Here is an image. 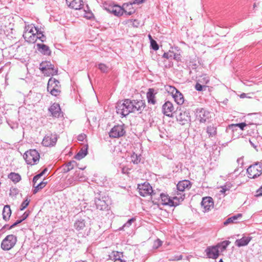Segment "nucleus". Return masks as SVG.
Masks as SVG:
<instances>
[{"instance_id": "nucleus-1", "label": "nucleus", "mask_w": 262, "mask_h": 262, "mask_svg": "<svg viewBox=\"0 0 262 262\" xmlns=\"http://www.w3.org/2000/svg\"><path fill=\"white\" fill-rule=\"evenodd\" d=\"M116 112L122 117H125L132 112L131 100L126 99L122 101L118 102L116 104Z\"/></svg>"}, {"instance_id": "nucleus-2", "label": "nucleus", "mask_w": 262, "mask_h": 262, "mask_svg": "<svg viewBox=\"0 0 262 262\" xmlns=\"http://www.w3.org/2000/svg\"><path fill=\"white\" fill-rule=\"evenodd\" d=\"M179 194L178 193V195ZM161 203L164 205H169L170 206H176L180 204L184 199V195L180 194V196H174L170 199L168 195L163 193L160 194Z\"/></svg>"}, {"instance_id": "nucleus-3", "label": "nucleus", "mask_w": 262, "mask_h": 262, "mask_svg": "<svg viewBox=\"0 0 262 262\" xmlns=\"http://www.w3.org/2000/svg\"><path fill=\"white\" fill-rule=\"evenodd\" d=\"M38 28L34 26L33 24L26 26L25 31L23 34L24 39L27 42L34 43L35 37V33H37Z\"/></svg>"}, {"instance_id": "nucleus-4", "label": "nucleus", "mask_w": 262, "mask_h": 262, "mask_svg": "<svg viewBox=\"0 0 262 262\" xmlns=\"http://www.w3.org/2000/svg\"><path fill=\"white\" fill-rule=\"evenodd\" d=\"M61 85L59 81L54 78L49 79L48 83L47 90L53 96H59L61 93Z\"/></svg>"}, {"instance_id": "nucleus-5", "label": "nucleus", "mask_w": 262, "mask_h": 262, "mask_svg": "<svg viewBox=\"0 0 262 262\" xmlns=\"http://www.w3.org/2000/svg\"><path fill=\"white\" fill-rule=\"evenodd\" d=\"M23 157L28 164L33 165L39 161L40 156L36 149H30L24 154Z\"/></svg>"}, {"instance_id": "nucleus-6", "label": "nucleus", "mask_w": 262, "mask_h": 262, "mask_svg": "<svg viewBox=\"0 0 262 262\" xmlns=\"http://www.w3.org/2000/svg\"><path fill=\"white\" fill-rule=\"evenodd\" d=\"M248 177L251 179H255L262 173V164L257 162L250 165L247 169Z\"/></svg>"}, {"instance_id": "nucleus-7", "label": "nucleus", "mask_w": 262, "mask_h": 262, "mask_svg": "<svg viewBox=\"0 0 262 262\" xmlns=\"http://www.w3.org/2000/svg\"><path fill=\"white\" fill-rule=\"evenodd\" d=\"M39 69L48 76L57 75L58 73L57 69H54V66L49 61L42 62L40 64Z\"/></svg>"}, {"instance_id": "nucleus-8", "label": "nucleus", "mask_w": 262, "mask_h": 262, "mask_svg": "<svg viewBox=\"0 0 262 262\" xmlns=\"http://www.w3.org/2000/svg\"><path fill=\"white\" fill-rule=\"evenodd\" d=\"M17 238L15 236L12 234L7 235L2 241L1 248L4 250H9L15 245Z\"/></svg>"}, {"instance_id": "nucleus-9", "label": "nucleus", "mask_w": 262, "mask_h": 262, "mask_svg": "<svg viewBox=\"0 0 262 262\" xmlns=\"http://www.w3.org/2000/svg\"><path fill=\"white\" fill-rule=\"evenodd\" d=\"M95 203L97 209L100 210H108L109 198L106 196L96 197Z\"/></svg>"}, {"instance_id": "nucleus-10", "label": "nucleus", "mask_w": 262, "mask_h": 262, "mask_svg": "<svg viewBox=\"0 0 262 262\" xmlns=\"http://www.w3.org/2000/svg\"><path fill=\"white\" fill-rule=\"evenodd\" d=\"M196 118L200 123H205L211 117L210 113L203 108H199L195 111Z\"/></svg>"}, {"instance_id": "nucleus-11", "label": "nucleus", "mask_w": 262, "mask_h": 262, "mask_svg": "<svg viewBox=\"0 0 262 262\" xmlns=\"http://www.w3.org/2000/svg\"><path fill=\"white\" fill-rule=\"evenodd\" d=\"M125 134L124 125H117L114 126L109 132L111 138H117L123 136Z\"/></svg>"}, {"instance_id": "nucleus-12", "label": "nucleus", "mask_w": 262, "mask_h": 262, "mask_svg": "<svg viewBox=\"0 0 262 262\" xmlns=\"http://www.w3.org/2000/svg\"><path fill=\"white\" fill-rule=\"evenodd\" d=\"M132 113H141L145 107V103L141 100H131Z\"/></svg>"}, {"instance_id": "nucleus-13", "label": "nucleus", "mask_w": 262, "mask_h": 262, "mask_svg": "<svg viewBox=\"0 0 262 262\" xmlns=\"http://www.w3.org/2000/svg\"><path fill=\"white\" fill-rule=\"evenodd\" d=\"M57 140L56 134H48L43 138L42 144L45 146H53L55 145Z\"/></svg>"}, {"instance_id": "nucleus-14", "label": "nucleus", "mask_w": 262, "mask_h": 262, "mask_svg": "<svg viewBox=\"0 0 262 262\" xmlns=\"http://www.w3.org/2000/svg\"><path fill=\"white\" fill-rule=\"evenodd\" d=\"M139 192L140 195L146 196L151 194L153 192L151 186L148 183H144L142 184H139L138 186Z\"/></svg>"}, {"instance_id": "nucleus-15", "label": "nucleus", "mask_w": 262, "mask_h": 262, "mask_svg": "<svg viewBox=\"0 0 262 262\" xmlns=\"http://www.w3.org/2000/svg\"><path fill=\"white\" fill-rule=\"evenodd\" d=\"M191 182L188 180L180 181L177 185L178 191H177L176 196H180V194L178 195V193L185 195L184 194H182L181 192H183L185 190H189L191 188Z\"/></svg>"}, {"instance_id": "nucleus-16", "label": "nucleus", "mask_w": 262, "mask_h": 262, "mask_svg": "<svg viewBox=\"0 0 262 262\" xmlns=\"http://www.w3.org/2000/svg\"><path fill=\"white\" fill-rule=\"evenodd\" d=\"M205 252L207 257L209 258L216 259L220 255L216 245L207 247Z\"/></svg>"}, {"instance_id": "nucleus-17", "label": "nucleus", "mask_w": 262, "mask_h": 262, "mask_svg": "<svg viewBox=\"0 0 262 262\" xmlns=\"http://www.w3.org/2000/svg\"><path fill=\"white\" fill-rule=\"evenodd\" d=\"M201 207L203 208V211H208L213 207V199L209 196L204 197L201 202Z\"/></svg>"}, {"instance_id": "nucleus-18", "label": "nucleus", "mask_w": 262, "mask_h": 262, "mask_svg": "<svg viewBox=\"0 0 262 262\" xmlns=\"http://www.w3.org/2000/svg\"><path fill=\"white\" fill-rule=\"evenodd\" d=\"M174 106L170 101H166L162 106L163 113L169 117H172V114L174 112Z\"/></svg>"}, {"instance_id": "nucleus-19", "label": "nucleus", "mask_w": 262, "mask_h": 262, "mask_svg": "<svg viewBox=\"0 0 262 262\" xmlns=\"http://www.w3.org/2000/svg\"><path fill=\"white\" fill-rule=\"evenodd\" d=\"M177 121L182 125H185L190 121L189 113L187 111L180 112L177 117Z\"/></svg>"}, {"instance_id": "nucleus-20", "label": "nucleus", "mask_w": 262, "mask_h": 262, "mask_svg": "<svg viewBox=\"0 0 262 262\" xmlns=\"http://www.w3.org/2000/svg\"><path fill=\"white\" fill-rule=\"evenodd\" d=\"M68 6L75 10H80L83 7V0H66Z\"/></svg>"}, {"instance_id": "nucleus-21", "label": "nucleus", "mask_w": 262, "mask_h": 262, "mask_svg": "<svg viewBox=\"0 0 262 262\" xmlns=\"http://www.w3.org/2000/svg\"><path fill=\"white\" fill-rule=\"evenodd\" d=\"M170 89H172V93L176 102L179 105L182 104L184 101L182 94L174 87H171Z\"/></svg>"}, {"instance_id": "nucleus-22", "label": "nucleus", "mask_w": 262, "mask_h": 262, "mask_svg": "<svg viewBox=\"0 0 262 262\" xmlns=\"http://www.w3.org/2000/svg\"><path fill=\"white\" fill-rule=\"evenodd\" d=\"M49 111L51 113L52 116L54 117L58 118L61 114L59 105L55 103L50 107Z\"/></svg>"}, {"instance_id": "nucleus-23", "label": "nucleus", "mask_w": 262, "mask_h": 262, "mask_svg": "<svg viewBox=\"0 0 262 262\" xmlns=\"http://www.w3.org/2000/svg\"><path fill=\"white\" fill-rule=\"evenodd\" d=\"M107 12L113 13L116 16H121L124 14V9L123 8V5L120 6L115 4Z\"/></svg>"}, {"instance_id": "nucleus-24", "label": "nucleus", "mask_w": 262, "mask_h": 262, "mask_svg": "<svg viewBox=\"0 0 262 262\" xmlns=\"http://www.w3.org/2000/svg\"><path fill=\"white\" fill-rule=\"evenodd\" d=\"M252 237L245 236L240 239H236L235 242V245L238 247L246 246L248 245Z\"/></svg>"}, {"instance_id": "nucleus-25", "label": "nucleus", "mask_w": 262, "mask_h": 262, "mask_svg": "<svg viewBox=\"0 0 262 262\" xmlns=\"http://www.w3.org/2000/svg\"><path fill=\"white\" fill-rule=\"evenodd\" d=\"M133 5H134V4H132V2L124 3L123 4V8L124 9V13L127 14V15H130L134 14L136 10L133 7Z\"/></svg>"}, {"instance_id": "nucleus-26", "label": "nucleus", "mask_w": 262, "mask_h": 262, "mask_svg": "<svg viewBox=\"0 0 262 262\" xmlns=\"http://www.w3.org/2000/svg\"><path fill=\"white\" fill-rule=\"evenodd\" d=\"M98 3H101L102 8L108 11L115 5L112 0H99Z\"/></svg>"}, {"instance_id": "nucleus-27", "label": "nucleus", "mask_w": 262, "mask_h": 262, "mask_svg": "<svg viewBox=\"0 0 262 262\" xmlns=\"http://www.w3.org/2000/svg\"><path fill=\"white\" fill-rule=\"evenodd\" d=\"M88 145L86 144L79 151L75 156V158L80 160L83 158L88 154Z\"/></svg>"}, {"instance_id": "nucleus-28", "label": "nucleus", "mask_w": 262, "mask_h": 262, "mask_svg": "<svg viewBox=\"0 0 262 262\" xmlns=\"http://www.w3.org/2000/svg\"><path fill=\"white\" fill-rule=\"evenodd\" d=\"M147 99L148 103L155 104L156 102L155 96V90L153 89H149L147 93Z\"/></svg>"}, {"instance_id": "nucleus-29", "label": "nucleus", "mask_w": 262, "mask_h": 262, "mask_svg": "<svg viewBox=\"0 0 262 262\" xmlns=\"http://www.w3.org/2000/svg\"><path fill=\"white\" fill-rule=\"evenodd\" d=\"M11 214V210L10 209V207L9 205H5L4 207L3 210V219L7 221L9 220V218Z\"/></svg>"}, {"instance_id": "nucleus-30", "label": "nucleus", "mask_w": 262, "mask_h": 262, "mask_svg": "<svg viewBox=\"0 0 262 262\" xmlns=\"http://www.w3.org/2000/svg\"><path fill=\"white\" fill-rule=\"evenodd\" d=\"M230 243V242L229 241H224L216 245L217 249H218L219 253L220 254V253H222L225 251Z\"/></svg>"}, {"instance_id": "nucleus-31", "label": "nucleus", "mask_w": 262, "mask_h": 262, "mask_svg": "<svg viewBox=\"0 0 262 262\" xmlns=\"http://www.w3.org/2000/svg\"><path fill=\"white\" fill-rule=\"evenodd\" d=\"M38 50L44 55H49L51 53L49 47L44 44H37Z\"/></svg>"}, {"instance_id": "nucleus-32", "label": "nucleus", "mask_w": 262, "mask_h": 262, "mask_svg": "<svg viewBox=\"0 0 262 262\" xmlns=\"http://www.w3.org/2000/svg\"><path fill=\"white\" fill-rule=\"evenodd\" d=\"M74 226L77 231L83 230L85 226V222L83 219L78 220L75 222Z\"/></svg>"}, {"instance_id": "nucleus-33", "label": "nucleus", "mask_w": 262, "mask_h": 262, "mask_svg": "<svg viewBox=\"0 0 262 262\" xmlns=\"http://www.w3.org/2000/svg\"><path fill=\"white\" fill-rule=\"evenodd\" d=\"M110 258L114 260V262H116L117 260L122 261V257H123L122 253L118 251H113L111 255H110Z\"/></svg>"}, {"instance_id": "nucleus-34", "label": "nucleus", "mask_w": 262, "mask_h": 262, "mask_svg": "<svg viewBox=\"0 0 262 262\" xmlns=\"http://www.w3.org/2000/svg\"><path fill=\"white\" fill-rule=\"evenodd\" d=\"M242 216V214L241 213H238L236 215H233L230 217H229L224 222L225 225H227L228 224L231 223H236L237 220L241 218Z\"/></svg>"}, {"instance_id": "nucleus-35", "label": "nucleus", "mask_w": 262, "mask_h": 262, "mask_svg": "<svg viewBox=\"0 0 262 262\" xmlns=\"http://www.w3.org/2000/svg\"><path fill=\"white\" fill-rule=\"evenodd\" d=\"M77 165L76 162L73 160L68 162L64 168H63L64 172H67L71 170H72L75 166Z\"/></svg>"}, {"instance_id": "nucleus-36", "label": "nucleus", "mask_w": 262, "mask_h": 262, "mask_svg": "<svg viewBox=\"0 0 262 262\" xmlns=\"http://www.w3.org/2000/svg\"><path fill=\"white\" fill-rule=\"evenodd\" d=\"M82 169H79V170H76L75 172V178L78 181H84L86 179V177L85 176L84 172L81 171V170Z\"/></svg>"}, {"instance_id": "nucleus-37", "label": "nucleus", "mask_w": 262, "mask_h": 262, "mask_svg": "<svg viewBox=\"0 0 262 262\" xmlns=\"http://www.w3.org/2000/svg\"><path fill=\"white\" fill-rule=\"evenodd\" d=\"M8 177L9 179L15 183L18 182L21 180L20 176L18 173L15 172H11Z\"/></svg>"}, {"instance_id": "nucleus-38", "label": "nucleus", "mask_w": 262, "mask_h": 262, "mask_svg": "<svg viewBox=\"0 0 262 262\" xmlns=\"http://www.w3.org/2000/svg\"><path fill=\"white\" fill-rule=\"evenodd\" d=\"M207 133L209 137H213L216 134V127L213 125H209L207 128Z\"/></svg>"}, {"instance_id": "nucleus-39", "label": "nucleus", "mask_w": 262, "mask_h": 262, "mask_svg": "<svg viewBox=\"0 0 262 262\" xmlns=\"http://www.w3.org/2000/svg\"><path fill=\"white\" fill-rule=\"evenodd\" d=\"M130 162H133L135 164H138L141 160V158L140 156H138L135 152H133L130 157Z\"/></svg>"}, {"instance_id": "nucleus-40", "label": "nucleus", "mask_w": 262, "mask_h": 262, "mask_svg": "<svg viewBox=\"0 0 262 262\" xmlns=\"http://www.w3.org/2000/svg\"><path fill=\"white\" fill-rule=\"evenodd\" d=\"M198 81L206 85L209 82V78L207 75L204 74L199 77Z\"/></svg>"}, {"instance_id": "nucleus-41", "label": "nucleus", "mask_w": 262, "mask_h": 262, "mask_svg": "<svg viewBox=\"0 0 262 262\" xmlns=\"http://www.w3.org/2000/svg\"><path fill=\"white\" fill-rule=\"evenodd\" d=\"M35 39L34 40V43L36 41L37 39L40 40L42 42L45 41L46 39V36L43 34L42 32L38 29V31L37 33H35Z\"/></svg>"}, {"instance_id": "nucleus-42", "label": "nucleus", "mask_w": 262, "mask_h": 262, "mask_svg": "<svg viewBox=\"0 0 262 262\" xmlns=\"http://www.w3.org/2000/svg\"><path fill=\"white\" fill-rule=\"evenodd\" d=\"M47 184V182H41L38 183L36 186H34V189L33 190L34 194L36 193L40 189L43 188Z\"/></svg>"}, {"instance_id": "nucleus-43", "label": "nucleus", "mask_w": 262, "mask_h": 262, "mask_svg": "<svg viewBox=\"0 0 262 262\" xmlns=\"http://www.w3.org/2000/svg\"><path fill=\"white\" fill-rule=\"evenodd\" d=\"M98 68L103 73H107L109 70L108 67L102 63L98 64Z\"/></svg>"}, {"instance_id": "nucleus-44", "label": "nucleus", "mask_w": 262, "mask_h": 262, "mask_svg": "<svg viewBox=\"0 0 262 262\" xmlns=\"http://www.w3.org/2000/svg\"><path fill=\"white\" fill-rule=\"evenodd\" d=\"M237 130V127L236 125V124H231L229 125L227 128H226V132L227 133H229L230 131H231L232 133L235 132Z\"/></svg>"}, {"instance_id": "nucleus-45", "label": "nucleus", "mask_w": 262, "mask_h": 262, "mask_svg": "<svg viewBox=\"0 0 262 262\" xmlns=\"http://www.w3.org/2000/svg\"><path fill=\"white\" fill-rule=\"evenodd\" d=\"M251 125H254V124H247L245 122H242L239 123H236V125L237 127H239L242 130H244L246 129L248 127H249Z\"/></svg>"}, {"instance_id": "nucleus-46", "label": "nucleus", "mask_w": 262, "mask_h": 262, "mask_svg": "<svg viewBox=\"0 0 262 262\" xmlns=\"http://www.w3.org/2000/svg\"><path fill=\"white\" fill-rule=\"evenodd\" d=\"M175 56V53L173 52L169 51L166 53H164L163 57L167 59H172V57Z\"/></svg>"}, {"instance_id": "nucleus-47", "label": "nucleus", "mask_w": 262, "mask_h": 262, "mask_svg": "<svg viewBox=\"0 0 262 262\" xmlns=\"http://www.w3.org/2000/svg\"><path fill=\"white\" fill-rule=\"evenodd\" d=\"M206 88V86L205 85H204L200 82L197 81L195 86V89L196 90L198 91H202L204 89H205Z\"/></svg>"}, {"instance_id": "nucleus-48", "label": "nucleus", "mask_w": 262, "mask_h": 262, "mask_svg": "<svg viewBox=\"0 0 262 262\" xmlns=\"http://www.w3.org/2000/svg\"><path fill=\"white\" fill-rule=\"evenodd\" d=\"M76 181H78V180L76 179L75 174L74 173L73 177H70L67 180V183L69 185H74Z\"/></svg>"}, {"instance_id": "nucleus-49", "label": "nucleus", "mask_w": 262, "mask_h": 262, "mask_svg": "<svg viewBox=\"0 0 262 262\" xmlns=\"http://www.w3.org/2000/svg\"><path fill=\"white\" fill-rule=\"evenodd\" d=\"M162 245V242L160 239H157L155 241L152 248L153 249H157Z\"/></svg>"}, {"instance_id": "nucleus-50", "label": "nucleus", "mask_w": 262, "mask_h": 262, "mask_svg": "<svg viewBox=\"0 0 262 262\" xmlns=\"http://www.w3.org/2000/svg\"><path fill=\"white\" fill-rule=\"evenodd\" d=\"M150 46L151 48L155 51L158 50L159 49V45H158L157 42L154 39H151V40L150 41Z\"/></svg>"}, {"instance_id": "nucleus-51", "label": "nucleus", "mask_w": 262, "mask_h": 262, "mask_svg": "<svg viewBox=\"0 0 262 262\" xmlns=\"http://www.w3.org/2000/svg\"><path fill=\"white\" fill-rule=\"evenodd\" d=\"M135 221V219L134 218H132L127 221V222L125 223L123 226L122 227V229H123L126 227H129L133 222Z\"/></svg>"}, {"instance_id": "nucleus-52", "label": "nucleus", "mask_w": 262, "mask_h": 262, "mask_svg": "<svg viewBox=\"0 0 262 262\" xmlns=\"http://www.w3.org/2000/svg\"><path fill=\"white\" fill-rule=\"evenodd\" d=\"M29 202L30 201L28 199L24 200L20 206V209L21 210H24L28 206Z\"/></svg>"}, {"instance_id": "nucleus-53", "label": "nucleus", "mask_w": 262, "mask_h": 262, "mask_svg": "<svg viewBox=\"0 0 262 262\" xmlns=\"http://www.w3.org/2000/svg\"><path fill=\"white\" fill-rule=\"evenodd\" d=\"M230 187V184H226L221 188L220 192L222 193H225L226 191L229 190Z\"/></svg>"}, {"instance_id": "nucleus-54", "label": "nucleus", "mask_w": 262, "mask_h": 262, "mask_svg": "<svg viewBox=\"0 0 262 262\" xmlns=\"http://www.w3.org/2000/svg\"><path fill=\"white\" fill-rule=\"evenodd\" d=\"M85 12L84 16L88 19H91L93 17V14L90 11H87L85 10H84Z\"/></svg>"}, {"instance_id": "nucleus-55", "label": "nucleus", "mask_w": 262, "mask_h": 262, "mask_svg": "<svg viewBox=\"0 0 262 262\" xmlns=\"http://www.w3.org/2000/svg\"><path fill=\"white\" fill-rule=\"evenodd\" d=\"M41 177V174H38L34 177L33 179V183L34 186L35 185V184L37 183V180Z\"/></svg>"}, {"instance_id": "nucleus-56", "label": "nucleus", "mask_w": 262, "mask_h": 262, "mask_svg": "<svg viewBox=\"0 0 262 262\" xmlns=\"http://www.w3.org/2000/svg\"><path fill=\"white\" fill-rule=\"evenodd\" d=\"M85 138L86 135L84 134H81L77 137V140L79 141H83Z\"/></svg>"}, {"instance_id": "nucleus-57", "label": "nucleus", "mask_w": 262, "mask_h": 262, "mask_svg": "<svg viewBox=\"0 0 262 262\" xmlns=\"http://www.w3.org/2000/svg\"><path fill=\"white\" fill-rule=\"evenodd\" d=\"M144 1V0H134L132 2V4L139 5L143 3Z\"/></svg>"}, {"instance_id": "nucleus-58", "label": "nucleus", "mask_w": 262, "mask_h": 262, "mask_svg": "<svg viewBox=\"0 0 262 262\" xmlns=\"http://www.w3.org/2000/svg\"><path fill=\"white\" fill-rule=\"evenodd\" d=\"M257 196H262V186L257 190Z\"/></svg>"}, {"instance_id": "nucleus-59", "label": "nucleus", "mask_w": 262, "mask_h": 262, "mask_svg": "<svg viewBox=\"0 0 262 262\" xmlns=\"http://www.w3.org/2000/svg\"><path fill=\"white\" fill-rule=\"evenodd\" d=\"M128 169L126 168L125 167L122 168L121 171L123 173H127Z\"/></svg>"}, {"instance_id": "nucleus-60", "label": "nucleus", "mask_w": 262, "mask_h": 262, "mask_svg": "<svg viewBox=\"0 0 262 262\" xmlns=\"http://www.w3.org/2000/svg\"><path fill=\"white\" fill-rule=\"evenodd\" d=\"M47 171L48 169L46 168L43 170V171L41 172L40 173V174H41V176H42Z\"/></svg>"}, {"instance_id": "nucleus-61", "label": "nucleus", "mask_w": 262, "mask_h": 262, "mask_svg": "<svg viewBox=\"0 0 262 262\" xmlns=\"http://www.w3.org/2000/svg\"><path fill=\"white\" fill-rule=\"evenodd\" d=\"M17 225V224L16 223V222H15L14 224H13L12 225H11L9 227V229H11L13 228H14V227H15Z\"/></svg>"}, {"instance_id": "nucleus-62", "label": "nucleus", "mask_w": 262, "mask_h": 262, "mask_svg": "<svg viewBox=\"0 0 262 262\" xmlns=\"http://www.w3.org/2000/svg\"><path fill=\"white\" fill-rule=\"evenodd\" d=\"M172 59L178 60L179 59V55L175 53V56L172 57Z\"/></svg>"}, {"instance_id": "nucleus-63", "label": "nucleus", "mask_w": 262, "mask_h": 262, "mask_svg": "<svg viewBox=\"0 0 262 262\" xmlns=\"http://www.w3.org/2000/svg\"><path fill=\"white\" fill-rule=\"evenodd\" d=\"M28 214H26V213H25L23 215V219H22V220L24 221L25 220L27 217H28Z\"/></svg>"}, {"instance_id": "nucleus-64", "label": "nucleus", "mask_w": 262, "mask_h": 262, "mask_svg": "<svg viewBox=\"0 0 262 262\" xmlns=\"http://www.w3.org/2000/svg\"><path fill=\"white\" fill-rule=\"evenodd\" d=\"M23 221L22 220V219L21 220H17L15 222L17 224V225L19 224V223H21Z\"/></svg>"}]
</instances>
